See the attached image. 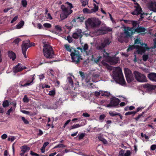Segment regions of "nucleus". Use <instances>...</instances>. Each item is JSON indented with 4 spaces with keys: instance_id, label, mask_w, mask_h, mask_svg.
I'll return each mask as SVG.
<instances>
[{
    "instance_id": "obj_1",
    "label": "nucleus",
    "mask_w": 156,
    "mask_h": 156,
    "mask_svg": "<svg viewBox=\"0 0 156 156\" xmlns=\"http://www.w3.org/2000/svg\"><path fill=\"white\" fill-rule=\"evenodd\" d=\"M146 30L144 27L141 26H139L138 25L137 27L135 29H133V27H127L124 28V33L121 34L122 36H123L124 34H126V37H129L132 38L133 35L135 32L138 33L145 34V32Z\"/></svg>"
},
{
    "instance_id": "obj_2",
    "label": "nucleus",
    "mask_w": 156,
    "mask_h": 156,
    "mask_svg": "<svg viewBox=\"0 0 156 156\" xmlns=\"http://www.w3.org/2000/svg\"><path fill=\"white\" fill-rule=\"evenodd\" d=\"M113 78L115 81L121 84H124L126 81L122 73L121 69L119 67L116 68L113 72Z\"/></svg>"
},
{
    "instance_id": "obj_3",
    "label": "nucleus",
    "mask_w": 156,
    "mask_h": 156,
    "mask_svg": "<svg viewBox=\"0 0 156 156\" xmlns=\"http://www.w3.org/2000/svg\"><path fill=\"white\" fill-rule=\"evenodd\" d=\"M43 51L44 56L47 58H52L55 56L52 47L48 44H44Z\"/></svg>"
},
{
    "instance_id": "obj_4",
    "label": "nucleus",
    "mask_w": 156,
    "mask_h": 156,
    "mask_svg": "<svg viewBox=\"0 0 156 156\" xmlns=\"http://www.w3.org/2000/svg\"><path fill=\"white\" fill-rule=\"evenodd\" d=\"M78 50L73 49L70 54L72 61L76 64H78L80 59H82L80 51H78Z\"/></svg>"
},
{
    "instance_id": "obj_5",
    "label": "nucleus",
    "mask_w": 156,
    "mask_h": 156,
    "mask_svg": "<svg viewBox=\"0 0 156 156\" xmlns=\"http://www.w3.org/2000/svg\"><path fill=\"white\" fill-rule=\"evenodd\" d=\"M87 23L91 27L94 28L99 27L101 21L98 18H91L87 19Z\"/></svg>"
},
{
    "instance_id": "obj_6",
    "label": "nucleus",
    "mask_w": 156,
    "mask_h": 156,
    "mask_svg": "<svg viewBox=\"0 0 156 156\" xmlns=\"http://www.w3.org/2000/svg\"><path fill=\"white\" fill-rule=\"evenodd\" d=\"M135 8L136 9L134 10L131 12V14L133 15H138L139 14H140V17L139 19V20H141L143 19L144 18L143 15H144V13H142L141 12H142V9L140 6L139 4L136 2L135 3Z\"/></svg>"
},
{
    "instance_id": "obj_7",
    "label": "nucleus",
    "mask_w": 156,
    "mask_h": 156,
    "mask_svg": "<svg viewBox=\"0 0 156 156\" xmlns=\"http://www.w3.org/2000/svg\"><path fill=\"white\" fill-rule=\"evenodd\" d=\"M133 74L136 80L139 82H145L147 81L146 77L144 74L137 71L133 72Z\"/></svg>"
},
{
    "instance_id": "obj_8",
    "label": "nucleus",
    "mask_w": 156,
    "mask_h": 156,
    "mask_svg": "<svg viewBox=\"0 0 156 156\" xmlns=\"http://www.w3.org/2000/svg\"><path fill=\"white\" fill-rule=\"evenodd\" d=\"M120 102V100L119 99L114 97L110 99V102L107 105V107L108 108L117 107Z\"/></svg>"
},
{
    "instance_id": "obj_9",
    "label": "nucleus",
    "mask_w": 156,
    "mask_h": 156,
    "mask_svg": "<svg viewBox=\"0 0 156 156\" xmlns=\"http://www.w3.org/2000/svg\"><path fill=\"white\" fill-rule=\"evenodd\" d=\"M62 13L60 14V17L62 20H63L67 18L69 15L72 13L73 12L72 10L68 9L64 7L62 9Z\"/></svg>"
},
{
    "instance_id": "obj_10",
    "label": "nucleus",
    "mask_w": 156,
    "mask_h": 156,
    "mask_svg": "<svg viewBox=\"0 0 156 156\" xmlns=\"http://www.w3.org/2000/svg\"><path fill=\"white\" fill-rule=\"evenodd\" d=\"M32 45L31 44L28 42H23L22 44L21 45L22 50V53L23 54L24 57L26 58L27 56L26 54V52L27 49L30 47H31Z\"/></svg>"
},
{
    "instance_id": "obj_11",
    "label": "nucleus",
    "mask_w": 156,
    "mask_h": 156,
    "mask_svg": "<svg viewBox=\"0 0 156 156\" xmlns=\"http://www.w3.org/2000/svg\"><path fill=\"white\" fill-rule=\"evenodd\" d=\"M136 49H137V51L138 54H142V53H144L146 51L149 50V48L148 47L147 44H144V46H143L136 45Z\"/></svg>"
},
{
    "instance_id": "obj_12",
    "label": "nucleus",
    "mask_w": 156,
    "mask_h": 156,
    "mask_svg": "<svg viewBox=\"0 0 156 156\" xmlns=\"http://www.w3.org/2000/svg\"><path fill=\"white\" fill-rule=\"evenodd\" d=\"M88 45L87 44H84L83 48L80 47H78L77 48V49L80 50L81 52H85L87 55H90L91 54V51L90 50L88 51H87V50H88Z\"/></svg>"
},
{
    "instance_id": "obj_13",
    "label": "nucleus",
    "mask_w": 156,
    "mask_h": 156,
    "mask_svg": "<svg viewBox=\"0 0 156 156\" xmlns=\"http://www.w3.org/2000/svg\"><path fill=\"white\" fill-rule=\"evenodd\" d=\"M82 36V31L81 29H79L76 30L72 35L73 37L75 39H77L79 38H81Z\"/></svg>"
},
{
    "instance_id": "obj_14",
    "label": "nucleus",
    "mask_w": 156,
    "mask_h": 156,
    "mask_svg": "<svg viewBox=\"0 0 156 156\" xmlns=\"http://www.w3.org/2000/svg\"><path fill=\"white\" fill-rule=\"evenodd\" d=\"M110 43L109 40H105L103 43L98 46L97 49L98 50H103L105 47L106 46L108 45Z\"/></svg>"
},
{
    "instance_id": "obj_15",
    "label": "nucleus",
    "mask_w": 156,
    "mask_h": 156,
    "mask_svg": "<svg viewBox=\"0 0 156 156\" xmlns=\"http://www.w3.org/2000/svg\"><path fill=\"white\" fill-rule=\"evenodd\" d=\"M148 8L151 10L156 12V2L151 1L148 4Z\"/></svg>"
},
{
    "instance_id": "obj_16",
    "label": "nucleus",
    "mask_w": 156,
    "mask_h": 156,
    "mask_svg": "<svg viewBox=\"0 0 156 156\" xmlns=\"http://www.w3.org/2000/svg\"><path fill=\"white\" fill-rule=\"evenodd\" d=\"M20 149L22 152L20 153V154L21 156H23L25 153L28 152L30 151V148L27 145H24L20 147Z\"/></svg>"
},
{
    "instance_id": "obj_17",
    "label": "nucleus",
    "mask_w": 156,
    "mask_h": 156,
    "mask_svg": "<svg viewBox=\"0 0 156 156\" xmlns=\"http://www.w3.org/2000/svg\"><path fill=\"white\" fill-rule=\"evenodd\" d=\"M13 72L15 73L22 71V64L20 63H18L17 65L13 67Z\"/></svg>"
},
{
    "instance_id": "obj_18",
    "label": "nucleus",
    "mask_w": 156,
    "mask_h": 156,
    "mask_svg": "<svg viewBox=\"0 0 156 156\" xmlns=\"http://www.w3.org/2000/svg\"><path fill=\"white\" fill-rule=\"evenodd\" d=\"M119 58L118 57H109V61L112 65H115L118 62Z\"/></svg>"
},
{
    "instance_id": "obj_19",
    "label": "nucleus",
    "mask_w": 156,
    "mask_h": 156,
    "mask_svg": "<svg viewBox=\"0 0 156 156\" xmlns=\"http://www.w3.org/2000/svg\"><path fill=\"white\" fill-rule=\"evenodd\" d=\"M144 87L147 90L151 91L156 89V85H152L148 84H146L144 85Z\"/></svg>"
},
{
    "instance_id": "obj_20",
    "label": "nucleus",
    "mask_w": 156,
    "mask_h": 156,
    "mask_svg": "<svg viewBox=\"0 0 156 156\" xmlns=\"http://www.w3.org/2000/svg\"><path fill=\"white\" fill-rule=\"evenodd\" d=\"M147 77L150 80L156 82V73H149L148 74Z\"/></svg>"
},
{
    "instance_id": "obj_21",
    "label": "nucleus",
    "mask_w": 156,
    "mask_h": 156,
    "mask_svg": "<svg viewBox=\"0 0 156 156\" xmlns=\"http://www.w3.org/2000/svg\"><path fill=\"white\" fill-rule=\"evenodd\" d=\"M8 55L10 59L12 61H14L16 58V54L12 51H8Z\"/></svg>"
},
{
    "instance_id": "obj_22",
    "label": "nucleus",
    "mask_w": 156,
    "mask_h": 156,
    "mask_svg": "<svg viewBox=\"0 0 156 156\" xmlns=\"http://www.w3.org/2000/svg\"><path fill=\"white\" fill-rule=\"evenodd\" d=\"M92 60L94 61L96 63L99 62L102 58V57L99 55L97 56V58H95L94 55H92Z\"/></svg>"
},
{
    "instance_id": "obj_23",
    "label": "nucleus",
    "mask_w": 156,
    "mask_h": 156,
    "mask_svg": "<svg viewBox=\"0 0 156 156\" xmlns=\"http://www.w3.org/2000/svg\"><path fill=\"white\" fill-rule=\"evenodd\" d=\"M98 138L99 140L102 141L104 144H107V141L106 139L103 137L102 134H100L98 136Z\"/></svg>"
},
{
    "instance_id": "obj_24",
    "label": "nucleus",
    "mask_w": 156,
    "mask_h": 156,
    "mask_svg": "<svg viewBox=\"0 0 156 156\" xmlns=\"http://www.w3.org/2000/svg\"><path fill=\"white\" fill-rule=\"evenodd\" d=\"M34 80V76H33V77H32V81L30 82L29 83V82L26 83L24 85H22V82H21L20 83L19 85L20 86V87H25L27 86H29V85L31 84L32 83L33 80Z\"/></svg>"
},
{
    "instance_id": "obj_25",
    "label": "nucleus",
    "mask_w": 156,
    "mask_h": 156,
    "mask_svg": "<svg viewBox=\"0 0 156 156\" xmlns=\"http://www.w3.org/2000/svg\"><path fill=\"white\" fill-rule=\"evenodd\" d=\"M124 72L125 76L132 75V71L128 68H125L124 69Z\"/></svg>"
},
{
    "instance_id": "obj_26",
    "label": "nucleus",
    "mask_w": 156,
    "mask_h": 156,
    "mask_svg": "<svg viewBox=\"0 0 156 156\" xmlns=\"http://www.w3.org/2000/svg\"><path fill=\"white\" fill-rule=\"evenodd\" d=\"M101 33L102 34H106L107 32H110L112 31V29L109 27H107L105 29V30H100Z\"/></svg>"
},
{
    "instance_id": "obj_27",
    "label": "nucleus",
    "mask_w": 156,
    "mask_h": 156,
    "mask_svg": "<svg viewBox=\"0 0 156 156\" xmlns=\"http://www.w3.org/2000/svg\"><path fill=\"white\" fill-rule=\"evenodd\" d=\"M67 81L69 85L71 87H73V82L72 79L71 77H69L67 78Z\"/></svg>"
},
{
    "instance_id": "obj_28",
    "label": "nucleus",
    "mask_w": 156,
    "mask_h": 156,
    "mask_svg": "<svg viewBox=\"0 0 156 156\" xmlns=\"http://www.w3.org/2000/svg\"><path fill=\"white\" fill-rule=\"evenodd\" d=\"M127 82L129 83L133 80L132 76H125Z\"/></svg>"
},
{
    "instance_id": "obj_29",
    "label": "nucleus",
    "mask_w": 156,
    "mask_h": 156,
    "mask_svg": "<svg viewBox=\"0 0 156 156\" xmlns=\"http://www.w3.org/2000/svg\"><path fill=\"white\" fill-rule=\"evenodd\" d=\"M24 22L22 20L20 21L17 25L16 27L17 29H20L24 25Z\"/></svg>"
},
{
    "instance_id": "obj_30",
    "label": "nucleus",
    "mask_w": 156,
    "mask_h": 156,
    "mask_svg": "<svg viewBox=\"0 0 156 156\" xmlns=\"http://www.w3.org/2000/svg\"><path fill=\"white\" fill-rule=\"evenodd\" d=\"M109 114L112 117H114L120 114L119 113H117L115 111H110L109 112Z\"/></svg>"
},
{
    "instance_id": "obj_31",
    "label": "nucleus",
    "mask_w": 156,
    "mask_h": 156,
    "mask_svg": "<svg viewBox=\"0 0 156 156\" xmlns=\"http://www.w3.org/2000/svg\"><path fill=\"white\" fill-rule=\"evenodd\" d=\"M85 18L84 16H78L76 17L77 21V22H83Z\"/></svg>"
},
{
    "instance_id": "obj_32",
    "label": "nucleus",
    "mask_w": 156,
    "mask_h": 156,
    "mask_svg": "<svg viewBox=\"0 0 156 156\" xmlns=\"http://www.w3.org/2000/svg\"><path fill=\"white\" fill-rule=\"evenodd\" d=\"M101 52L103 54V56L105 58H109V54L106 52L104 49L101 51Z\"/></svg>"
},
{
    "instance_id": "obj_33",
    "label": "nucleus",
    "mask_w": 156,
    "mask_h": 156,
    "mask_svg": "<svg viewBox=\"0 0 156 156\" xmlns=\"http://www.w3.org/2000/svg\"><path fill=\"white\" fill-rule=\"evenodd\" d=\"M55 29L56 31L60 32L62 31V27L59 25H56L55 27Z\"/></svg>"
},
{
    "instance_id": "obj_34",
    "label": "nucleus",
    "mask_w": 156,
    "mask_h": 156,
    "mask_svg": "<svg viewBox=\"0 0 156 156\" xmlns=\"http://www.w3.org/2000/svg\"><path fill=\"white\" fill-rule=\"evenodd\" d=\"M136 45H129L127 49V52H129L132 50L134 48H136Z\"/></svg>"
},
{
    "instance_id": "obj_35",
    "label": "nucleus",
    "mask_w": 156,
    "mask_h": 156,
    "mask_svg": "<svg viewBox=\"0 0 156 156\" xmlns=\"http://www.w3.org/2000/svg\"><path fill=\"white\" fill-rule=\"evenodd\" d=\"M55 94V90L54 88L52 90L49 91L48 95L51 96H54Z\"/></svg>"
},
{
    "instance_id": "obj_36",
    "label": "nucleus",
    "mask_w": 156,
    "mask_h": 156,
    "mask_svg": "<svg viewBox=\"0 0 156 156\" xmlns=\"http://www.w3.org/2000/svg\"><path fill=\"white\" fill-rule=\"evenodd\" d=\"M110 93L109 92L107 91H105L101 92V96L105 97H108L109 96Z\"/></svg>"
},
{
    "instance_id": "obj_37",
    "label": "nucleus",
    "mask_w": 156,
    "mask_h": 156,
    "mask_svg": "<svg viewBox=\"0 0 156 156\" xmlns=\"http://www.w3.org/2000/svg\"><path fill=\"white\" fill-rule=\"evenodd\" d=\"M2 105L4 108L8 107L9 105L8 101L7 100L4 101L3 102Z\"/></svg>"
},
{
    "instance_id": "obj_38",
    "label": "nucleus",
    "mask_w": 156,
    "mask_h": 156,
    "mask_svg": "<svg viewBox=\"0 0 156 156\" xmlns=\"http://www.w3.org/2000/svg\"><path fill=\"white\" fill-rule=\"evenodd\" d=\"M122 33L121 34V35H120V37H119L118 39V41L121 42V43H122L123 42V41L122 40V37H125V38H127L128 37H126L125 36H126V34H124L123 35V36H121V34L122 33Z\"/></svg>"
},
{
    "instance_id": "obj_39",
    "label": "nucleus",
    "mask_w": 156,
    "mask_h": 156,
    "mask_svg": "<svg viewBox=\"0 0 156 156\" xmlns=\"http://www.w3.org/2000/svg\"><path fill=\"white\" fill-rule=\"evenodd\" d=\"M89 0H81L82 5L83 6H85L88 4Z\"/></svg>"
},
{
    "instance_id": "obj_40",
    "label": "nucleus",
    "mask_w": 156,
    "mask_h": 156,
    "mask_svg": "<svg viewBox=\"0 0 156 156\" xmlns=\"http://www.w3.org/2000/svg\"><path fill=\"white\" fill-rule=\"evenodd\" d=\"M44 26L46 28H50L51 27V25L48 23H45L43 24Z\"/></svg>"
},
{
    "instance_id": "obj_41",
    "label": "nucleus",
    "mask_w": 156,
    "mask_h": 156,
    "mask_svg": "<svg viewBox=\"0 0 156 156\" xmlns=\"http://www.w3.org/2000/svg\"><path fill=\"white\" fill-rule=\"evenodd\" d=\"M65 47L66 48V50L71 53L72 51V49L70 48V46L66 44L65 45Z\"/></svg>"
},
{
    "instance_id": "obj_42",
    "label": "nucleus",
    "mask_w": 156,
    "mask_h": 156,
    "mask_svg": "<svg viewBox=\"0 0 156 156\" xmlns=\"http://www.w3.org/2000/svg\"><path fill=\"white\" fill-rule=\"evenodd\" d=\"M21 4L24 7H26L27 5V2L26 0H22L21 1Z\"/></svg>"
},
{
    "instance_id": "obj_43",
    "label": "nucleus",
    "mask_w": 156,
    "mask_h": 156,
    "mask_svg": "<svg viewBox=\"0 0 156 156\" xmlns=\"http://www.w3.org/2000/svg\"><path fill=\"white\" fill-rule=\"evenodd\" d=\"M132 24L133 26V28L136 27L137 26L139 25V24L137 23V22L136 21H132Z\"/></svg>"
},
{
    "instance_id": "obj_44",
    "label": "nucleus",
    "mask_w": 156,
    "mask_h": 156,
    "mask_svg": "<svg viewBox=\"0 0 156 156\" xmlns=\"http://www.w3.org/2000/svg\"><path fill=\"white\" fill-rule=\"evenodd\" d=\"M136 113V112H134V111L133 112H126L125 114V115H130L132 114H133V116Z\"/></svg>"
},
{
    "instance_id": "obj_45",
    "label": "nucleus",
    "mask_w": 156,
    "mask_h": 156,
    "mask_svg": "<svg viewBox=\"0 0 156 156\" xmlns=\"http://www.w3.org/2000/svg\"><path fill=\"white\" fill-rule=\"evenodd\" d=\"M149 58V56L148 55H144L142 56L143 60L144 61H147Z\"/></svg>"
},
{
    "instance_id": "obj_46",
    "label": "nucleus",
    "mask_w": 156,
    "mask_h": 156,
    "mask_svg": "<svg viewBox=\"0 0 156 156\" xmlns=\"http://www.w3.org/2000/svg\"><path fill=\"white\" fill-rule=\"evenodd\" d=\"M85 134L84 133H81L78 137V139L79 140L83 139L85 136Z\"/></svg>"
},
{
    "instance_id": "obj_47",
    "label": "nucleus",
    "mask_w": 156,
    "mask_h": 156,
    "mask_svg": "<svg viewBox=\"0 0 156 156\" xmlns=\"http://www.w3.org/2000/svg\"><path fill=\"white\" fill-rule=\"evenodd\" d=\"M21 39L19 38H17L16 39L14 40L13 41V43L15 44H18L19 43L20 41H21Z\"/></svg>"
},
{
    "instance_id": "obj_48",
    "label": "nucleus",
    "mask_w": 156,
    "mask_h": 156,
    "mask_svg": "<svg viewBox=\"0 0 156 156\" xmlns=\"http://www.w3.org/2000/svg\"><path fill=\"white\" fill-rule=\"evenodd\" d=\"M66 147V145H65L63 144H59L57 145L55 147V148H62V147Z\"/></svg>"
},
{
    "instance_id": "obj_49",
    "label": "nucleus",
    "mask_w": 156,
    "mask_h": 156,
    "mask_svg": "<svg viewBox=\"0 0 156 156\" xmlns=\"http://www.w3.org/2000/svg\"><path fill=\"white\" fill-rule=\"evenodd\" d=\"M79 73L82 77V80H84L85 78V75L83 72L82 71H80Z\"/></svg>"
},
{
    "instance_id": "obj_50",
    "label": "nucleus",
    "mask_w": 156,
    "mask_h": 156,
    "mask_svg": "<svg viewBox=\"0 0 156 156\" xmlns=\"http://www.w3.org/2000/svg\"><path fill=\"white\" fill-rule=\"evenodd\" d=\"M124 153V150L122 149L119 152V156H125Z\"/></svg>"
},
{
    "instance_id": "obj_51",
    "label": "nucleus",
    "mask_w": 156,
    "mask_h": 156,
    "mask_svg": "<svg viewBox=\"0 0 156 156\" xmlns=\"http://www.w3.org/2000/svg\"><path fill=\"white\" fill-rule=\"evenodd\" d=\"M23 101L24 102H28L29 100L27 95H25L23 99Z\"/></svg>"
},
{
    "instance_id": "obj_52",
    "label": "nucleus",
    "mask_w": 156,
    "mask_h": 156,
    "mask_svg": "<svg viewBox=\"0 0 156 156\" xmlns=\"http://www.w3.org/2000/svg\"><path fill=\"white\" fill-rule=\"evenodd\" d=\"M131 153L129 150H127L126 153L124 154L125 156H130L131 155Z\"/></svg>"
},
{
    "instance_id": "obj_53",
    "label": "nucleus",
    "mask_w": 156,
    "mask_h": 156,
    "mask_svg": "<svg viewBox=\"0 0 156 156\" xmlns=\"http://www.w3.org/2000/svg\"><path fill=\"white\" fill-rule=\"evenodd\" d=\"M66 40L69 43L72 42L73 41L72 37L69 35L67 37Z\"/></svg>"
},
{
    "instance_id": "obj_54",
    "label": "nucleus",
    "mask_w": 156,
    "mask_h": 156,
    "mask_svg": "<svg viewBox=\"0 0 156 156\" xmlns=\"http://www.w3.org/2000/svg\"><path fill=\"white\" fill-rule=\"evenodd\" d=\"M21 119L23 121L25 124H27L29 123L28 121L24 117H22Z\"/></svg>"
},
{
    "instance_id": "obj_55",
    "label": "nucleus",
    "mask_w": 156,
    "mask_h": 156,
    "mask_svg": "<svg viewBox=\"0 0 156 156\" xmlns=\"http://www.w3.org/2000/svg\"><path fill=\"white\" fill-rule=\"evenodd\" d=\"M83 12L84 13H89V9L87 8H84L83 9Z\"/></svg>"
},
{
    "instance_id": "obj_56",
    "label": "nucleus",
    "mask_w": 156,
    "mask_h": 156,
    "mask_svg": "<svg viewBox=\"0 0 156 156\" xmlns=\"http://www.w3.org/2000/svg\"><path fill=\"white\" fill-rule=\"evenodd\" d=\"M15 138L14 136H12L10 138L9 137L8 138V140L9 141H11V142H13L15 140Z\"/></svg>"
},
{
    "instance_id": "obj_57",
    "label": "nucleus",
    "mask_w": 156,
    "mask_h": 156,
    "mask_svg": "<svg viewBox=\"0 0 156 156\" xmlns=\"http://www.w3.org/2000/svg\"><path fill=\"white\" fill-rule=\"evenodd\" d=\"M144 112H143L142 114H139L138 115V116L136 118H134V119L136 121H138L139 119L142 116H143V114H144Z\"/></svg>"
},
{
    "instance_id": "obj_58",
    "label": "nucleus",
    "mask_w": 156,
    "mask_h": 156,
    "mask_svg": "<svg viewBox=\"0 0 156 156\" xmlns=\"http://www.w3.org/2000/svg\"><path fill=\"white\" fill-rule=\"evenodd\" d=\"M41 87L42 89H44V88H49L50 87V86L47 84H43L41 85Z\"/></svg>"
},
{
    "instance_id": "obj_59",
    "label": "nucleus",
    "mask_w": 156,
    "mask_h": 156,
    "mask_svg": "<svg viewBox=\"0 0 156 156\" xmlns=\"http://www.w3.org/2000/svg\"><path fill=\"white\" fill-rule=\"evenodd\" d=\"M82 116L85 117H89L90 116V114L87 112L83 113L82 114Z\"/></svg>"
},
{
    "instance_id": "obj_60",
    "label": "nucleus",
    "mask_w": 156,
    "mask_h": 156,
    "mask_svg": "<svg viewBox=\"0 0 156 156\" xmlns=\"http://www.w3.org/2000/svg\"><path fill=\"white\" fill-rule=\"evenodd\" d=\"M30 154L31 155L35 156H39V155L37 153L33 152L32 151H30Z\"/></svg>"
},
{
    "instance_id": "obj_61",
    "label": "nucleus",
    "mask_w": 156,
    "mask_h": 156,
    "mask_svg": "<svg viewBox=\"0 0 156 156\" xmlns=\"http://www.w3.org/2000/svg\"><path fill=\"white\" fill-rule=\"evenodd\" d=\"M156 149V145L153 144L152 145L151 147V149L152 151H154Z\"/></svg>"
},
{
    "instance_id": "obj_62",
    "label": "nucleus",
    "mask_w": 156,
    "mask_h": 156,
    "mask_svg": "<svg viewBox=\"0 0 156 156\" xmlns=\"http://www.w3.org/2000/svg\"><path fill=\"white\" fill-rule=\"evenodd\" d=\"M105 116L104 114L101 115L99 117V119L100 120H103L105 118Z\"/></svg>"
},
{
    "instance_id": "obj_63",
    "label": "nucleus",
    "mask_w": 156,
    "mask_h": 156,
    "mask_svg": "<svg viewBox=\"0 0 156 156\" xmlns=\"http://www.w3.org/2000/svg\"><path fill=\"white\" fill-rule=\"evenodd\" d=\"M70 121L71 120L70 119H69L67 120L64 124V125L63 126V128H65L66 127V126L70 122Z\"/></svg>"
},
{
    "instance_id": "obj_64",
    "label": "nucleus",
    "mask_w": 156,
    "mask_h": 156,
    "mask_svg": "<svg viewBox=\"0 0 156 156\" xmlns=\"http://www.w3.org/2000/svg\"><path fill=\"white\" fill-rule=\"evenodd\" d=\"M18 18V16H16L11 21V23H13L14 22L16 21Z\"/></svg>"
}]
</instances>
